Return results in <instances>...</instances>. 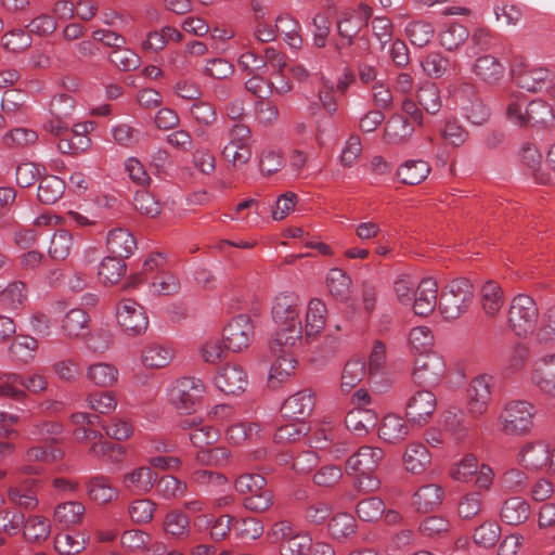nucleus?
I'll return each instance as SVG.
<instances>
[{
	"mask_svg": "<svg viewBox=\"0 0 555 555\" xmlns=\"http://www.w3.org/2000/svg\"><path fill=\"white\" fill-rule=\"evenodd\" d=\"M385 453L380 448L363 446L352 454L346 463L348 475H357V487L364 491H374L379 487V480L373 475Z\"/></svg>",
	"mask_w": 555,
	"mask_h": 555,
	"instance_id": "obj_3",
	"label": "nucleus"
},
{
	"mask_svg": "<svg viewBox=\"0 0 555 555\" xmlns=\"http://www.w3.org/2000/svg\"><path fill=\"white\" fill-rule=\"evenodd\" d=\"M114 141L121 146L132 147L143 139V132L128 124H119L112 128Z\"/></svg>",
	"mask_w": 555,
	"mask_h": 555,
	"instance_id": "obj_59",
	"label": "nucleus"
},
{
	"mask_svg": "<svg viewBox=\"0 0 555 555\" xmlns=\"http://www.w3.org/2000/svg\"><path fill=\"white\" fill-rule=\"evenodd\" d=\"M273 339L270 343V350L275 358L271 365L268 377V385L270 388L275 389L286 382L296 369V359L292 353L293 348L279 346L278 349L273 348Z\"/></svg>",
	"mask_w": 555,
	"mask_h": 555,
	"instance_id": "obj_14",
	"label": "nucleus"
},
{
	"mask_svg": "<svg viewBox=\"0 0 555 555\" xmlns=\"http://www.w3.org/2000/svg\"><path fill=\"white\" fill-rule=\"evenodd\" d=\"M25 516L22 512L16 508H3L0 509V531L15 535L23 527Z\"/></svg>",
	"mask_w": 555,
	"mask_h": 555,
	"instance_id": "obj_63",
	"label": "nucleus"
},
{
	"mask_svg": "<svg viewBox=\"0 0 555 555\" xmlns=\"http://www.w3.org/2000/svg\"><path fill=\"white\" fill-rule=\"evenodd\" d=\"M205 393V385L199 378L182 377L178 379L169 393V400L182 412L191 411Z\"/></svg>",
	"mask_w": 555,
	"mask_h": 555,
	"instance_id": "obj_12",
	"label": "nucleus"
},
{
	"mask_svg": "<svg viewBox=\"0 0 555 555\" xmlns=\"http://www.w3.org/2000/svg\"><path fill=\"white\" fill-rule=\"evenodd\" d=\"M473 286L466 279H456L447 284L439 298V310L446 320H456L464 314L472 300Z\"/></svg>",
	"mask_w": 555,
	"mask_h": 555,
	"instance_id": "obj_4",
	"label": "nucleus"
},
{
	"mask_svg": "<svg viewBox=\"0 0 555 555\" xmlns=\"http://www.w3.org/2000/svg\"><path fill=\"white\" fill-rule=\"evenodd\" d=\"M482 309L489 317H494L503 306V293L498 283L488 281L481 288Z\"/></svg>",
	"mask_w": 555,
	"mask_h": 555,
	"instance_id": "obj_48",
	"label": "nucleus"
},
{
	"mask_svg": "<svg viewBox=\"0 0 555 555\" xmlns=\"http://www.w3.org/2000/svg\"><path fill=\"white\" fill-rule=\"evenodd\" d=\"M158 476L150 466H140L124 475V488L133 494H146L155 486Z\"/></svg>",
	"mask_w": 555,
	"mask_h": 555,
	"instance_id": "obj_22",
	"label": "nucleus"
},
{
	"mask_svg": "<svg viewBox=\"0 0 555 555\" xmlns=\"http://www.w3.org/2000/svg\"><path fill=\"white\" fill-rule=\"evenodd\" d=\"M301 301L294 293H281L275 296L271 309L272 320L278 328L273 336V348L279 346L295 348L304 340L301 323Z\"/></svg>",
	"mask_w": 555,
	"mask_h": 555,
	"instance_id": "obj_1",
	"label": "nucleus"
},
{
	"mask_svg": "<svg viewBox=\"0 0 555 555\" xmlns=\"http://www.w3.org/2000/svg\"><path fill=\"white\" fill-rule=\"evenodd\" d=\"M539 320V310L534 300L527 295H517L513 298L508 310V324L517 336L533 333Z\"/></svg>",
	"mask_w": 555,
	"mask_h": 555,
	"instance_id": "obj_7",
	"label": "nucleus"
},
{
	"mask_svg": "<svg viewBox=\"0 0 555 555\" xmlns=\"http://www.w3.org/2000/svg\"><path fill=\"white\" fill-rule=\"evenodd\" d=\"M180 427L191 429L189 438L196 448H203L214 443L218 438V433L212 427L202 424L196 418H184L180 422Z\"/></svg>",
	"mask_w": 555,
	"mask_h": 555,
	"instance_id": "obj_30",
	"label": "nucleus"
},
{
	"mask_svg": "<svg viewBox=\"0 0 555 555\" xmlns=\"http://www.w3.org/2000/svg\"><path fill=\"white\" fill-rule=\"evenodd\" d=\"M250 130L243 124L234 125L229 132V142L222 150V156L233 167H242L251 156L249 147Z\"/></svg>",
	"mask_w": 555,
	"mask_h": 555,
	"instance_id": "obj_10",
	"label": "nucleus"
},
{
	"mask_svg": "<svg viewBox=\"0 0 555 555\" xmlns=\"http://www.w3.org/2000/svg\"><path fill=\"white\" fill-rule=\"evenodd\" d=\"M89 317L82 309L68 311L63 320L62 328L68 337L83 336L88 330Z\"/></svg>",
	"mask_w": 555,
	"mask_h": 555,
	"instance_id": "obj_49",
	"label": "nucleus"
},
{
	"mask_svg": "<svg viewBox=\"0 0 555 555\" xmlns=\"http://www.w3.org/2000/svg\"><path fill=\"white\" fill-rule=\"evenodd\" d=\"M365 372V364L361 360L348 361L341 374V390L349 392L363 379Z\"/></svg>",
	"mask_w": 555,
	"mask_h": 555,
	"instance_id": "obj_52",
	"label": "nucleus"
},
{
	"mask_svg": "<svg viewBox=\"0 0 555 555\" xmlns=\"http://www.w3.org/2000/svg\"><path fill=\"white\" fill-rule=\"evenodd\" d=\"M443 499V489L436 485L429 483L421 487L413 496V505L418 512L427 513L440 505Z\"/></svg>",
	"mask_w": 555,
	"mask_h": 555,
	"instance_id": "obj_39",
	"label": "nucleus"
},
{
	"mask_svg": "<svg viewBox=\"0 0 555 555\" xmlns=\"http://www.w3.org/2000/svg\"><path fill=\"white\" fill-rule=\"evenodd\" d=\"M493 377L488 374L476 376L466 391V410L473 418H479L488 410L491 400Z\"/></svg>",
	"mask_w": 555,
	"mask_h": 555,
	"instance_id": "obj_11",
	"label": "nucleus"
},
{
	"mask_svg": "<svg viewBox=\"0 0 555 555\" xmlns=\"http://www.w3.org/2000/svg\"><path fill=\"white\" fill-rule=\"evenodd\" d=\"M319 103H312L309 109L312 114L319 105L328 114L334 115L338 111V104L335 98V87L328 80H323L321 87L318 90Z\"/></svg>",
	"mask_w": 555,
	"mask_h": 555,
	"instance_id": "obj_54",
	"label": "nucleus"
},
{
	"mask_svg": "<svg viewBox=\"0 0 555 555\" xmlns=\"http://www.w3.org/2000/svg\"><path fill=\"white\" fill-rule=\"evenodd\" d=\"M429 164L422 159H411L403 163L397 170L400 181L408 185H416L423 182L429 175Z\"/></svg>",
	"mask_w": 555,
	"mask_h": 555,
	"instance_id": "obj_35",
	"label": "nucleus"
},
{
	"mask_svg": "<svg viewBox=\"0 0 555 555\" xmlns=\"http://www.w3.org/2000/svg\"><path fill=\"white\" fill-rule=\"evenodd\" d=\"M437 406V399L428 388L417 390L406 403V415L409 420L422 425L433 415Z\"/></svg>",
	"mask_w": 555,
	"mask_h": 555,
	"instance_id": "obj_18",
	"label": "nucleus"
},
{
	"mask_svg": "<svg viewBox=\"0 0 555 555\" xmlns=\"http://www.w3.org/2000/svg\"><path fill=\"white\" fill-rule=\"evenodd\" d=\"M24 538L30 543H41L46 541L51 532L50 520L43 516L34 515L25 519Z\"/></svg>",
	"mask_w": 555,
	"mask_h": 555,
	"instance_id": "obj_43",
	"label": "nucleus"
},
{
	"mask_svg": "<svg viewBox=\"0 0 555 555\" xmlns=\"http://www.w3.org/2000/svg\"><path fill=\"white\" fill-rule=\"evenodd\" d=\"M469 33L461 24L452 23L440 34V42L447 50L459 48L467 38Z\"/></svg>",
	"mask_w": 555,
	"mask_h": 555,
	"instance_id": "obj_62",
	"label": "nucleus"
},
{
	"mask_svg": "<svg viewBox=\"0 0 555 555\" xmlns=\"http://www.w3.org/2000/svg\"><path fill=\"white\" fill-rule=\"evenodd\" d=\"M418 104L429 114H436L441 108L440 90L434 83H426L417 91Z\"/></svg>",
	"mask_w": 555,
	"mask_h": 555,
	"instance_id": "obj_57",
	"label": "nucleus"
},
{
	"mask_svg": "<svg viewBox=\"0 0 555 555\" xmlns=\"http://www.w3.org/2000/svg\"><path fill=\"white\" fill-rule=\"evenodd\" d=\"M48 378L44 374L34 372L27 376L15 373L0 375V397L21 401L26 398L24 389L31 393H40L48 389Z\"/></svg>",
	"mask_w": 555,
	"mask_h": 555,
	"instance_id": "obj_6",
	"label": "nucleus"
},
{
	"mask_svg": "<svg viewBox=\"0 0 555 555\" xmlns=\"http://www.w3.org/2000/svg\"><path fill=\"white\" fill-rule=\"evenodd\" d=\"M39 481L34 478L16 477L8 488V498L12 504L26 511L35 509L38 504L37 487Z\"/></svg>",
	"mask_w": 555,
	"mask_h": 555,
	"instance_id": "obj_17",
	"label": "nucleus"
},
{
	"mask_svg": "<svg viewBox=\"0 0 555 555\" xmlns=\"http://www.w3.org/2000/svg\"><path fill=\"white\" fill-rule=\"evenodd\" d=\"M328 530L335 540L348 539L356 532V520L350 514H337L331 519Z\"/></svg>",
	"mask_w": 555,
	"mask_h": 555,
	"instance_id": "obj_51",
	"label": "nucleus"
},
{
	"mask_svg": "<svg viewBox=\"0 0 555 555\" xmlns=\"http://www.w3.org/2000/svg\"><path fill=\"white\" fill-rule=\"evenodd\" d=\"M86 489L89 498L99 504H107L118 498V490L104 476L91 477Z\"/></svg>",
	"mask_w": 555,
	"mask_h": 555,
	"instance_id": "obj_33",
	"label": "nucleus"
},
{
	"mask_svg": "<svg viewBox=\"0 0 555 555\" xmlns=\"http://www.w3.org/2000/svg\"><path fill=\"white\" fill-rule=\"evenodd\" d=\"M314 404V392L311 389H304L288 397L284 401L281 412L285 417L299 420L310 415Z\"/></svg>",
	"mask_w": 555,
	"mask_h": 555,
	"instance_id": "obj_23",
	"label": "nucleus"
},
{
	"mask_svg": "<svg viewBox=\"0 0 555 555\" xmlns=\"http://www.w3.org/2000/svg\"><path fill=\"white\" fill-rule=\"evenodd\" d=\"M119 325L130 336L144 333L149 325V319L144 308L132 299H124L117 308Z\"/></svg>",
	"mask_w": 555,
	"mask_h": 555,
	"instance_id": "obj_13",
	"label": "nucleus"
},
{
	"mask_svg": "<svg viewBox=\"0 0 555 555\" xmlns=\"http://www.w3.org/2000/svg\"><path fill=\"white\" fill-rule=\"evenodd\" d=\"M512 76L517 86L529 92L553 87L552 74L545 68H517L513 66Z\"/></svg>",
	"mask_w": 555,
	"mask_h": 555,
	"instance_id": "obj_19",
	"label": "nucleus"
},
{
	"mask_svg": "<svg viewBox=\"0 0 555 555\" xmlns=\"http://www.w3.org/2000/svg\"><path fill=\"white\" fill-rule=\"evenodd\" d=\"M175 351L170 346L152 343L142 351V363L150 369H162L170 364Z\"/></svg>",
	"mask_w": 555,
	"mask_h": 555,
	"instance_id": "obj_34",
	"label": "nucleus"
},
{
	"mask_svg": "<svg viewBox=\"0 0 555 555\" xmlns=\"http://www.w3.org/2000/svg\"><path fill=\"white\" fill-rule=\"evenodd\" d=\"M106 243L108 251L120 259L128 258L137 248L133 235L121 228L112 230L107 235Z\"/></svg>",
	"mask_w": 555,
	"mask_h": 555,
	"instance_id": "obj_27",
	"label": "nucleus"
},
{
	"mask_svg": "<svg viewBox=\"0 0 555 555\" xmlns=\"http://www.w3.org/2000/svg\"><path fill=\"white\" fill-rule=\"evenodd\" d=\"M326 322V306L319 298H312L307 307L304 338L310 343L321 333Z\"/></svg>",
	"mask_w": 555,
	"mask_h": 555,
	"instance_id": "obj_25",
	"label": "nucleus"
},
{
	"mask_svg": "<svg viewBox=\"0 0 555 555\" xmlns=\"http://www.w3.org/2000/svg\"><path fill=\"white\" fill-rule=\"evenodd\" d=\"M311 537L306 533H296L292 539L282 542L280 555H309Z\"/></svg>",
	"mask_w": 555,
	"mask_h": 555,
	"instance_id": "obj_64",
	"label": "nucleus"
},
{
	"mask_svg": "<svg viewBox=\"0 0 555 555\" xmlns=\"http://www.w3.org/2000/svg\"><path fill=\"white\" fill-rule=\"evenodd\" d=\"M438 284L433 278L423 279L412 300L415 314L421 317L429 315L437 306Z\"/></svg>",
	"mask_w": 555,
	"mask_h": 555,
	"instance_id": "obj_21",
	"label": "nucleus"
},
{
	"mask_svg": "<svg viewBox=\"0 0 555 555\" xmlns=\"http://www.w3.org/2000/svg\"><path fill=\"white\" fill-rule=\"evenodd\" d=\"M430 454L422 443L412 442L406 447L403 455V464L408 472L421 474L430 463Z\"/></svg>",
	"mask_w": 555,
	"mask_h": 555,
	"instance_id": "obj_37",
	"label": "nucleus"
},
{
	"mask_svg": "<svg viewBox=\"0 0 555 555\" xmlns=\"http://www.w3.org/2000/svg\"><path fill=\"white\" fill-rule=\"evenodd\" d=\"M414 127L410 120L401 114H395L386 122L384 140L388 144H402L412 137Z\"/></svg>",
	"mask_w": 555,
	"mask_h": 555,
	"instance_id": "obj_26",
	"label": "nucleus"
},
{
	"mask_svg": "<svg viewBox=\"0 0 555 555\" xmlns=\"http://www.w3.org/2000/svg\"><path fill=\"white\" fill-rule=\"evenodd\" d=\"M231 459V453L225 447H216L212 449L199 450L196 454V461L203 465L223 467Z\"/></svg>",
	"mask_w": 555,
	"mask_h": 555,
	"instance_id": "obj_61",
	"label": "nucleus"
},
{
	"mask_svg": "<svg viewBox=\"0 0 555 555\" xmlns=\"http://www.w3.org/2000/svg\"><path fill=\"white\" fill-rule=\"evenodd\" d=\"M443 423L446 428L454 434L457 438H463L469 430L466 415L463 410L457 406H451L444 413Z\"/></svg>",
	"mask_w": 555,
	"mask_h": 555,
	"instance_id": "obj_55",
	"label": "nucleus"
},
{
	"mask_svg": "<svg viewBox=\"0 0 555 555\" xmlns=\"http://www.w3.org/2000/svg\"><path fill=\"white\" fill-rule=\"evenodd\" d=\"M377 420V414L373 410L356 408L347 414L345 423L350 431L363 436L376 426Z\"/></svg>",
	"mask_w": 555,
	"mask_h": 555,
	"instance_id": "obj_28",
	"label": "nucleus"
},
{
	"mask_svg": "<svg viewBox=\"0 0 555 555\" xmlns=\"http://www.w3.org/2000/svg\"><path fill=\"white\" fill-rule=\"evenodd\" d=\"M108 60L122 72L134 70L141 64L140 56L131 49L126 48V46L112 50Z\"/></svg>",
	"mask_w": 555,
	"mask_h": 555,
	"instance_id": "obj_56",
	"label": "nucleus"
},
{
	"mask_svg": "<svg viewBox=\"0 0 555 555\" xmlns=\"http://www.w3.org/2000/svg\"><path fill=\"white\" fill-rule=\"evenodd\" d=\"M520 463L532 469H539L550 462L548 446L543 442L526 444L519 453Z\"/></svg>",
	"mask_w": 555,
	"mask_h": 555,
	"instance_id": "obj_40",
	"label": "nucleus"
},
{
	"mask_svg": "<svg viewBox=\"0 0 555 555\" xmlns=\"http://www.w3.org/2000/svg\"><path fill=\"white\" fill-rule=\"evenodd\" d=\"M446 363L441 356L430 352L421 354L414 364L412 373L415 385L423 388H433L443 379Z\"/></svg>",
	"mask_w": 555,
	"mask_h": 555,
	"instance_id": "obj_8",
	"label": "nucleus"
},
{
	"mask_svg": "<svg viewBox=\"0 0 555 555\" xmlns=\"http://www.w3.org/2000/svg\"><path fill=\"white\" fill-rule=\"evenodd\" d=\"M531 380L534 387L546 395L555 390V356L542 354L533 363Z\"/></svg>",
	"mask_w": 555,
	"mask_h": 555,
	"instance_id": "obj_20",
	"label": "nucleus"
},
{
	"mask_svg": "<svg viewBox=\"0 0 555 555\" xmlns=\"http://www.w3.org/2000/svg\"><path fill=\"white\" fill-rule=\"evenodd\" d=\"M520 162L532 170L534 180L541 184L551 182V175L545 173L541 165V154L532 143H524L519 149Z\"/></svg>",
	"mask_w": 555,
	"mask_h": 555,
	"instance_id": "obj_38",
	"label": "nucleus"
},
{
	"mask_svg": "<svg viewBox=\"0 0 555 555\" xmlns=\"http://www.w3.org/2000/svg\"><path fill=\"white\" fill-rule=\"evenodd\" d=\"M64 181L53 175L41 178L38 186V199L46 205L56 203L64 194Z\"/></svg>",
	"mask_w": 555,
	"mask_h": 555,
	"instance_id": "obj_44",
	"label": "nucleus"
},
{
	"mask_svg": "<svg viewBox=\"0 0 555 555\" xmlns=\"http://www.w3.org/2000/svg\"><path fill=\"white\" fill-rule=\"evenodd\" d=\"M72 246L73 237L70 233L65 230L57 231L51 238L49 255L55 260H63L70 254Z\"/></svg>",
	"mask_w": 555,
	"mask_h": 555,
	"instance_id": "obj_58",
	"label": "nucleus"
},
{
	"mask_svg": "<svg viewBox=\"0 0 555 555\" xmlns=\"http://www.w3.org/2000/svg\"><path fill=\"white\" fill-rule=\"evenodd\" d=\"M530 515L529 504L521 498L514 496L506 500L501 508V519L512 526L525 522Z\"/></svg>",
	"mask_w": 555,
	"mask_h": 555,
	"instance_id": "obj_36",
	"label": "nucleus"
},
{
	"mask_svg": "<svg viewBox=\"0 0 555 555\" xmlns=\"http://www.w3.org/2000/svg\"><path fill=\"white\" fill-rule=\"evenodd\" d=\"M276 35L283 36L284 41L293 49H299L302 39L299 35V24L288 14H282L275 20Z\"/></svg>",
	"mask_w": 555,
	"mask_h": 555,
	"instance_id": "obj_46",
	"label": "nucleus"
},
{
	"mask_svg": "<svg viewBox=\"0 0 555 555\" xmlns=\"http://www.w3.org/2000/svg\"><path fill=\"white\" fill-rule=\"evenodd\" d=\"M63 456L60 449L53 444H38L29 448L25 454V463L20 467L18 473L23 475H40L41 464H50Z\"/></svg>",
	"mask_w": 555,
	"mask_h": 555,
	"instance_id": "obj_16",
	"label": "nucleus"
},
{
	"mask_svg": "<svg viewBox=\"0 0 555 555\" xmlns=\"http://www.w3.org/2000/svg\"><path fill=\"white\" fill-rule=\"evenodd\" d=\"M450 93L455 102L461 105L464 117L475 126L485 125L490 118L489 108L479 100H472L470 96L475 95V87L470 83L464 82L459 87L450 89Z\"/></svg>",
	"mask_w": 555,
	"mask_h": 555,
	"instance_id": "obj_9",
	"label": "nucleus"
},
{
	"mask_svg": "<svg viewBox=\"0 0 555 555\" xmlns=\"http://www.w3.org/2000/svg\"><path fill=\"white\" fill-rule=\"evenodd\" d=\"M119 372L117 367L111 363L96 362L87 366L86 378L98 387H112L118 380Z\"/></svg>",
	"mask_w": 555,
	"mask_h": 555,
	"instance_id": "obj_32",
	"label": "nucleus"
},
{
	"mask_svg": "<svg viewBox=\"0 0 555 555\" xmlns=\"http://www.w3.org/2000/svg\"><path fill=\"white\" fill-rule=\"evenodd\" d=\"M86 507L81 502L68 501L60 503L53 512V520L62 528H69L82 521Z\"/></svg>",
	"mask_w": 555,
	"mask_h": 555,
	"instance_id": "obj_29",
	"label": "nucleus"
},
{
	"mask_svg": "<svg viewBox=\"0 0 555 555\" xmlns=\"http://www.w3.org/2000/svg\"><path fill=\"white\" fill-rule=\"evenodd\" d=\"M218 389L227 395H238L247 386V376L237 365L228 364L215 378Z\"/></svg>",
	"mask_w": 555,
	"mask_h": 555,
	"instance_id": "obj_24",
	"label": "nucleus"
},
{
	"mask_svg": "<svg viewBox=\"0 0 555 555\" xmlns=\"http://www.w3.org/2000/svg\"><path fill=\"white\" fill-rule=\"evenodd\" d=\"M156 493L166 500L177 499L186 492V483L171 475L164 476L155 482Z\"/></svg>",
	"mask_w": 555,
	"mask_h": 555,
	"instance_id": "obj_53",
	"label": "nucleus"
},
{
	"mask_svg": "<svg viewBox=\"0 0 555 555\" xmlns=\"http://www.w3.org/2000/svg\"><path fill=\"white\" fill-rule=\"evenodd\" d=\"M441 137L452 146L463 145L468 137V131L455 118L447 119L440 130Z\"/></svg>",
	"mask_w": 555,
	"mask_h": 555,
	"instance_id": "obj_60",
	"label": "nucleus"
},
{
	"mask_svg": "<svg viewBox=\"0 0 555 555\" xmlns=\"http://www.w3.org/2000/svg\"><path fill=\"white\" fill-rule=\"evenodd\" d=\"M409 434V426L402 417L389 414L384 417L379 427V437L389 442L396 443L403 440Z\"/></svg>",
	"mask_w": 555,
	"mask_h": 555,
	"instance_id": "obj_42",
	"label": "nucleus"
},
{
	"mask_svg": "<svg viewBox=\"0 0 555 555\" xmlns=\"http://www.w3.org/2000/svg\"><path fill=\"white\" fill-rule=\"evenodd\" d=\"M506 116L517 126H543L554 118L553 106L543 100L531 101L525 108L527 101L525 94L509 91L506 96Z\"/></svg>",
	"mask_w": 555,
	"mask_h": 555,
	"instance_id": "obj_2",
	"label": "nucleus"
},
{
	"mask_svg": "<svg viewBox=\"0 0 555 555\" xmlns=\"http://www.w3.org/2000/svg\"><path fill=\"white\" fill-rule=\"evenodd\" d=\"M254 337V325L248 317L238 315L223 330L225 347L238 352L249 346Z\"/></svg>",
	"mask_w": 555,
	"mask_h": 555,
	"instance_id": "obj_15",
	"label": "nucleus"
},
{
	"mask_svg": "<svg viewBox=\"0 0 555 555\" xmlns=\"http://www.w3.org/2000/svg\"><path fill=\"white\" fill-rule=\"evenodd\" d=\"M326 286L333 297L345 300L350 293L351 279L341 269L333 268L327 273Z\"/></svg>",
	"mask_w": 555,
	"mask_h": 555,
	"instance_id": "obj_47",
	"label": "nucleus"
},
{
	"mask_svg": "<svg viewBox=\"0 0 555 555\" xmlns=\"http://www.w3.org/2000/svg\"><path fill=\"white\" fill-rule=\"evenodd\" d=\"M504 70L503 64L490 54L478 57L473 67L475 75L489 85L496 83L503 77Z\"/></svg>",
	"mask_w": 555,
	"mask_h": 555,
	"instance_id": "obj_31",
	"label": "nucleus"
},
{
	"mask_svg": "<svg viewBox=\"0 0 555 555\" xmlns=\"http://www.w3.org/2000/svg\"><path fill=\"white\" fill-rule=\"evenodd\" d=\"M126 272V264L122 259L113 256L102 260L99 268V278L104 284H115Z\"/></svg>",
	"mask_w": 555,
	"mask_h": 555,
	"instance_id": "obj_50",
	"label": "nucleus"
},
{
	"mask_svg": "<svg viewBox=\"0 0 555 555\" xmlns=\"http://www.w3.org/2000/svg\"><path fill=\"white\" fill-rule=\"evenodd\" d=\"M27 286L22 281H14L0 292V305L10 311L21 309L27 301Z\"/></svg>",
	"mask_w": 555,
	"mask_h": 555,
	"instance_id": "obj_41",
	"label": "nucleus"
},
{
	"mask_svg": "<svg viewBox=\"0 0 555 555\" xmlns=\"http://www.w3.org/2000/svg\"><path fill=\"white\" fill-rule=\"evenodd\" d=\"M534 406L521 400L507 402L499 416L501 430L509 436H524L533 425Z\"/></svg>",
	"mask_w": 555,
	"mask_h": 555,
	"instance_id": "obj_5",
	"label": "nucleus"
},
{
	"mask_svg": "<svg viewBox=\"0 0 555 555\" xmlns=\"http://www.w3.org/2000/svg\"><path fill=\"white\" fill-rule=\"evenodd\" d=\"M164 531L176 540H184L190 535V518L178 511L169 512L163 521Z\"/></svg>",
	"mask_w": 555,
	"mask_h": 555,
	"instance_id": "obj_45",
	"label": "nucleus"
}]
</instances>
